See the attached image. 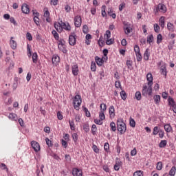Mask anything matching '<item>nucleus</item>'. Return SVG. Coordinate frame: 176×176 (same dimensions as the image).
<instances>
[{"label": "nucleus", "instance_id": "nucleus-1", "mask_svg": "<svg viewBox=\"0 0 176 176\" xmlns=\"http://www.w3.org/2000/svg\"><path fill=\"white\" fill-rule=\"evenodd\" d=\"M117 130L120 134H124L127 128L126 127V123L123 122V119H118L117 120Z\"/></svg>", "mask_w": 176, "mask_h": 176}, {"label": "nucleus", "instance_id": "nucleus-2", "mask_svg": "<svg viewBox=\"0 0 176 176\" xmlns=\"http://www.w3.org/2000/svg\"><path fill=\"white\" fill-rule=\"evenodd\" d=\"M73 105L74 109L79 111V107L82 105V96L80 95H76L73 100Z\"/></svg>", "mask_w": 176, "mask_h": 176}, {"label": "nucleus", "instance_id": "nucleus-3", "mask_svg": "<svg viewBox=\"0 0 176 176\" xmlns=\"http://www.w3.org/2000/svg\"><path fill=\"white\" fill-rule=\"evenodd\" d=\"M142 94L144 97H146V96H152V85H144L143 86V89L142 91Z\"/></svg>", "mask_w": 176, "mask_h": 176}, {"label": "nucleus", "instance_id": "nucleus-4", "mask_svg": "<svg viewBox=\"0 0 176 176\" xmlns=\"http://www.w3.org/2000/svg\"><path fill=\"white\" fill-rule=\"evenodd\" d=\"M159 12L161 13H166L167 12V7L163 3H159L155 10H154L155 14H157Z\"/></svg>", "mask_w": 176, "mask_h": 176}, {"label": "nucleus", "instance_id": "nucleus-5", "mask_svg": "<svg viewBox=\"0 0 176 176\" xmlns=\"http://www.w3.org/2000/svg\"><path fill=\"white\" fill-rule=\"evenodd\" d=\"M69 44L71 46H75L76 45V34L74 32L69 36Z\"/></svg>", "mask_w": 176, "mask_h": 176}, {"label": "nucleus", "instance_id": "nucleus-6", "mask_svg": "<svg viewBox=\"0 0 176 176\" xmlns=\"http://www.w3.org/2000/svg\"><path fill=\"white\" fill-rule=\"evenodd\" d=\"M124 31L126 35H129L131 31H133V28H131V24L129 22L124 23Z\"/></svg>", "mask_w": 176, "mask_h": 176}, {"label": "nucleus", "instance_id": "nucleus-7", "mask_svg": "<svg viewBox=\"0 0 176 176\" xmlns=\"http://www.w3.org/2000/svg\"><path fill=\"white\" fill-rule=\"evenodd\" d=\"M31 145L35 152H39V151H41V146L39 145V143L35 141H32Z\"/></svg>", "mask_w": 176, "mask_h": 176}, {"label": "nucleus", "instance_id": "nucleus-8", "mask_svg": "<svg viewBox=\"0 0 176 176\" xmlns=\"http://www.w3.org/2000/svg\"><path fill=\"white\" fill-rule=\"evenodd\" d=\"M74 25L77 28H79V27H80V25H82V18H80V16H75Z\"/></svg>", "mask_w": 176, "mask_h": 176}, {"label": "nucleus", "instance_id": "nucleus-9", "mask_svg": "<svg viewBox=\"0 0 176 176\" xmlns=\"http://www.w3.org/2000/svg\"><path fill=\"white\" fill-rule=\"evenodd\" d=\"M146 79L148 80V86H153V76H152V74L148 73L146 75Z\"/></svg>", "mask_w": 176, "mask_h": 176}, {"label": "nucleus", "instance_id": "nucleus-10", "mask_svg": "<svg viewBox=\"0 0 176 176\" xmlns=\"http://www.w3.org/2000/svg\"><path fill=\"white\" fill-rule=\"evenodd\" d=\"M72 70L73 75L74 76H78V74H79V67H78V65L75 64L72 65Z\"/></svg>", "mask_w": 176, "mask_h": 176}, {"label": "nucleus", "instance_id": "nucleus-11", "mask_svg": "<svg viewBox=\"0 0 176 176\" xmlns=\"http://www.w3.org/2000/svg\"><path fill=\"white\" fill-rule=\"evenodd\" d=\"M62 25V31L63 30H65L66 31H71V25L68 23H64L63 21H60Z\"/></svg>", "mask_w": 176, "mask_h": 176}, {"label": "nucleus", "instance_id": "nucleus-12", "mask_svg": "<svg viewBox=\"0 0 176 176\" xmlns=\"http://www.w3.org/2000/svg\"><path fill=\"white\" fill-rule=\"evenodd\" d=\"M72 175L74 176H82V170H80L78 168H74L72 170Z\"/></svg>", "mask_w": 176, "mask_h": 176}, {"label": "nucleus", "instance_id": "nucleus-13", "mask_svg": "<svg viewBox=\"0 0 176 176\" xmlns=\"http://www.w3.org/2000/svg\"><path fill=\"white\" fill-rule=\"evenodd\" d=\"M21 10L25 14H28V13H30V7L28 5L24 3L21 7Z\"/></svg>", "mask_w": 176, "mask_h": 176}, {"label": "nucleus", "instance_id": "nucleus-14", "mask_svg": "<svg viewBox=\"0 0 176 176\" xmlns=\"http://www.w3.org/2000/svg\"><path fill=\"white\" fill-rule=\"evenodd\" d=\"M54 28L56 30L57 32H63V26L61 25V22L54 23Z\"/></svg>", "mask_w": 176, "mask_h": 176}, {"label": "nucleus", "instance_id": "nucleus-15", "mask_svg": "<svg viewBox=\"0 0 176 176\" xmlns=\"http://www.w3.org/2000/svg\"><path fill=\"white\" fill-rule=\"evenodd\" d=\"M122 162H120V160L117 159L116 161V164L114 165V170L116 171H119V170L120 169V164H121Z\"/></svg>", "mask_w": 176, "mask_h": 176}, {"label": "nucleus", "instance_id": "nucleus-16", "mask_svg": "<svg viewBox=\"0 0 176 176\" xmlns=\"http://www.w3.org/2000/svg\"><path fill=\"white\" fill-rule=\"evenodd\" d=\"M33 14L35 15L33 18L35 24L39 25V18L38 17V16H39V14L38 12H33Z\"/></svg>", "mask_w": 176, "mask_h": 176}, {"label": "nucleus", "instance_id": "nucleus-17", "mask_svg": "<svg viewBox=\"0 0 176 176\" xmlns=\"http://www.w3.org/2000/svg\"><path fill=\"white\" fill-rule=\"evenodd\" d=\"M12 39H13V37H11V40L10 41V45L12 49H13V50H15V49L17 48V43Z\"/></svg>", "mask_w": 176, "mask_h": 176}, {"label": "nucleus", "instance_id": "nucleus-18", "mask_svg": "<svg viewBox=\"0 0 176 176\" xmlns=\"http://www.w3.org/2000/svg\"><path fill=\"white\" fill-rule=\"evenodd\" d=\"M96 63L99 67H101L104 64V60L98 56L95 57Z\"/></svg>", "mask_w": 176, "mask_h": 176}, {"label": "nucleus", "instance_id": "nucleus-19", "mask_svg": "<svg viewBox=\"0 0 176 176\" xmlns=\"http://www.w3.org/2000/svg\"><path fill=\"white\" fill-rule=\"evenodd\" d=\"M110 118H115V107L111 106L109 110Z\"/></svg>", "mask_w": 176, "mask_h": 176}, {"label": "nucleus", "instance_id": "nucleus-20", "mask_svg": "<svg viewBox=\"0 0 176 176\" xmlns=\"http://www.w3.org/2000/svg\"><path fill=\"white\" fill-rule=\"evenodd\" d=\"M149 56H151V53H149V49H146L144 54V58L146 61L149 60Z\"/></svg>", "mask_w": 176, "mask_h": 176}, {"label": "nucleus", "instance_id": "nucleus-21", "mask_svg": "<svg viewBox=\"0 0 176 176\" xmlns=\"http://www.w3.org/2000/svg\"><path fill=\"white\" fill-rule=\"evenodd\" d=\"M153 100H154L155 104H156V105H159V104L160 102V95L154 96Z\"/></svg>", "mask_w": 176, "mask_h": 176}, {"label": "nucleus", "instance_id": "nucleus-22", "mask_svg": "<svg viewBox=\"0 0 176 176\" xmlns=\"http://www.w3.org/2000/svg\"><path fill=\"white\" fill-rule=\"evenodd\" d=\"M60 61V56L54 55L52 57V64H57Z\"/></svg>", "mask_w": 176, "mask_h": 176}, {"label": "nucleus", "instance_id": "nucleus-23", "mask_svg": "<svg viewBox=\"0 0 176 176\" xmlns=\"http://www.w3.org/2000/svg\"><path fill=\"white\" fill-rule=\"evenodd\" d=\"M164 130L166 131V133H170L171 130H173V127H171V125L170 124H166L164 125Z\"/></svg>", "mask_w": 176, "mask_h": 176}, {"label": "nucleus", "instance_id": "nucleus-24", "mask_svg": "<svg viewBox=\"0 0 176 176\" xmlns=\"http://www.w3.org/2000/svg\"><path fill=\"white\" fill-rule=\"evenodd\" d=\"M161 75H164V76H167V69L166 66L161 67Z\"/></svg>", "mask_w": 176, "mask_h": 176}, {"label": "nucleus", "instance_id": "nucleus-25", "mask_svg": "<svg viewBox=\"0 0 176 176\" xmlns=\"http://www.w3.org/2000/svg\"><path fill=\"white\" fill-rule=\"evenodd\" d=\"M32 61L34 64L38 63V54H36V52H34L32 54Z\"/></svg>", "mask_w": 176, "mask_h": 176}, {"label": "nucleus", "instance_id": "nucleus-26", "mask_svg": "<svg viewBox=\"0 0 176 176\" xmlns=\"http://www.w3.org/2000/svg\"><path fill=\"white\" fill-rule=\"evenodd\" d=\"M167 28H168V31H170L171 32H174V25L173 23H168Z\"/></svg>", "mask_w": 176, "mask_h": 176}, {"label": "nucleus", "instance_id": "nucleus-27", "mask_svg": "<svg viewBox=\"0 0 176 176\" xmlns=\"http://www.w3.org/2000/svg\"><path fill=\"white\" fill-rule=\"evenodd\" d=\"M166 145H167V140H161V142L159 144V148H165Z\"/></svg>", "mask_w": 176, "mask_h": 176}, {"label": "nucleus", "instance_id": "nucleus-28", "mask_svg": "<svg viewBox=\"0 0 176 176\" xmlns=\"http://www.w3.org/2000/svg\"><path fill=\"white\" fill-rule=\"evenodd\" d=\"M120 96H121L122 100H124V101H125V100H126V98H127V94H126V91H124L123 90L121 91Z\"/></svg>", "mask_w": 176, "mask_h": 176}, {"label": "nucleus", "instance_id": "nucleus-29", "mask_svg": "<svg viewBox=\"0 0 176 176\" xmlns=\"http://www.w3.org/2000/svg\"><path fill=\"white\" fill-rule=\"evenodd\" d=\"M52 34L56 41H58V39H60V36L58 35V33H57L56 30H52Z\"/></svg>", "mask_w": 176, "mask_h": 176}, {"label": "nucleus", "instance_id": "nucleus-30", "mask_svg": "<svg viewBox=\"0 0 176 176\" xmlns=\"http://www.w3.org/2000/svg\"><path fill=\"white\" fill-rule=\"evenodd\" d=\"M126 65L129 69H133V61L131 60H126Z\"/></svg>", "mask_w": 176, "mask_h": 176}, {"label": "nucleus", "instance_id": "nucleus-31", "mask_svg": "<svg viewBox=\"0 0 176 176\" xmlns=\"http://www.w3.org/2000/svg\"><path fill=\"white\" fill-rule=\"evenodd\" d=\"M100 112H105L107 111V104L102 103L100 105Z\"/></svg>", "mask_w": 176, "mask_h": 176}, {"label": "nucleus", "instance_id": "nucleus-32", "mask_svg": "<svg viewBox=\"0 0 176 176\" xmlns=\"http://www.w3.org/2000/svg\"><path fill=\"white\" fill-rule=\"evenodd\" d=\"M168 104L170 107H173V105H175V101H174V99L173 98L169 97L168 99Z\"/></svg>", "mask_w": 176, "mask_h": 176}, {"label": "nucleus", "instance_id": "nucleus-33", "mask_svg": "<svg viewBox=\"0 0 176 176\" xmlns=\"http://www.w3.org/2000/svg\"><path fill=\"white\" fill-rule=\"evenodd\" d=\"M175 171H176V168H175V166H173V167L171 168V169L170 170V171H169V175H170V176H174V175H175Z\"/></svg>", "mask_w": 176, "mask_h": 176}, {"label": "nucleus", "instance_id": "nucleus-34", "mask_svg": "<svg viewBox=\"0 0 176 176\" xmlns=\"http://www.w3.org/2000/svg\"><path fill=\"white\" fill-rule=\"evenodd\" d=\"M147 42L149 45L153 42V34H151L147 36Z\"/></svg>", "mask_w": 176, "mask_h": 176}, {"label": "nucleus", "instance_id": "nucleus-35", "mask_svg": "<svg viewBox=\"0 0 176 176\" xmlns=\"http://www.w3.org/2000/svg\"><path fill=\"white\" fill-rule=\"evenodd\" d=\"M162 41H163V36H162L161 34H159L157 36V43L159 45V43H162Z\"/></svg>", "mask_w": 176, "mask_h": 176}, {"label": "nucleus", "instance_id": "nucleus-36", "mask_svg": "<svg viewBox=\"0 0 176 176\" xmlns=\"http://www.w3.org/2000/svg\"><path fill=\"white\" fill-rule=\"evenodd\" d=\"M159 21L160 27L163 28L164 27V16H161Z\"/></svg>", "mask_w": 176, "mask_h": 176}, {"label": "nucleus", "instance_id": "nucleus-37", "mask_svg": "<svg viewBox=\"0 0 176 176\" xmlns=\"http://www.w3.org/2000/svg\"><path fill=\"white\" fill-rule=\"evenodd\" d=\"M110 127L111 131H116V124L115 122H112L110 123Z\"/></svg>", "mask_w": 176, "mask_h": 176}, {"label": "nucleus", "instance_id": "nucleus-38", "mask_svg": "<svg viewBox=\"0 0 176 176\" xmlns=\"http://www.w3.org/2000/svg\"><path fill=\"white\" fill-rule=\"evenodd\" d=\"M8 118L9 119H12V120H16V119H17V115H16L15 113H11L8 116Z\"/></svg>", "mask_w": 176, "mask_h": 176}, {"label": "nucleus", "instance_id": "nucleus-39", "mask_svg": "<svg viewBox=\"0 0 176 176\" xmlns=\"http://www.w3.org/2000/svg\"><path fill=\"white\" fill-rule=\"evenodd\" d=\"M83 129L85 133H89V131H90V126H89V124H84Z\"/></svg>", "mask_w": 176, "mask_h": 176}, {"label": "nucleus", "instance_id": "nucleus-40", "mask_svg": "<svg viewBox=\"0 0 176 176\" xmlns=\"http://www.w3.org/2000/svg\"><path fill=\"white\" fill-rule=\"evenodd\" d=\"M69 124L70 126L71 130H75V123H74V120H69Z\"/></svg>", "mask_w": 176, "mask_h": 176}, {"label": "nucleus", "instance_id": "nucleus-41", "mask_svg": "<svg viewBox=\"0 0 176 176\" xmlns=\"http://www.w3.org/2000/svg\"><path fill=\"white\" fill-rule=\"evenodd\" d=\"M160 131H159V127L158 126H155L153 128V135H157V133L160 132Z\"/></svg>", "mask_w": 176, "mask_h": 176}, {"label": "nucleus", "instance_id": "nucleus-42", "mask_svg": "<svg viewBox=\"0 0 176 176\" xmlns=\"http://www.w3.org/2000/svg\"><path fill=\"white\" fill-rule=\"evenodd\" d=\"M105 6H102V17H107V12H105Z\"/></svg>", "mask_w": 176, "mask_h": 176}, {"label": "nucleus", "instance_id": "nucleus-43", "mask_svg": "<svg viewBox=\"0 0 176 176\" xmlns=\"http://www.w3.org/2000/svg\"><path fill=\"white\" fill-rule=\"evenodd\" d=\"M135 98H136V100H138V101H140L141 100V98H142L141 92L136 91V93H135Z\"/></svg>", "mask_w": 176, "mask_h": 176}, {"label": "nucleus", "instance_id": "nucleus-44", "mask_svg": "<svg viewBox=\"0 0 176 176\" xmlns=\"http://www.w3.org/2000/svg\"><path fill=\"white\" fill-rule=\"evenodd\" d=\"M99 118L101 120H105V114L104 113V111H100Z\"/></svg>", "mask_w": 176, "mask_h": 176}, {"label": "nucleus", "instance_id": "nucleus-45", "mask_svg": "<svg viewBox=\"0 0 176 176\" xmlns=\"http://www.w3.org/2000/svg\"><path fill=\"white\" fill-rule=\"evenodd\" d=\"M59 50L63 52V53H67V49L65 48V45H60V47H58Z\"/></svg>", "mask_w": 176, "mask_h": 176}, {"label": "nucleus", "instance_id": "nucleus-46", "mask_svg": "<svg viewBox=\"0 0 176 176\" xmlns=\"http://www.w3.org/2000/svg\"><path fill=\"white\" fill-rule=\"evenodd\" d=\"M93 151L95 152V153H100V149H98V147H97V145L94 144L92 146Z\"/></svg>", "mask_w": 176, "mask_h": 176}, {"label": "nucleus", "instance_id": "nucleus-47", "mask_svg": "<svg viewBox=\"0 0 176 176\" xmlns=\"http://www.w3.org/2000/svg\"><path fill=\"white\" fill-rule=\"evenodd\" d=\"M104 38H106V39H109L111 38V31H106V33L104 34Z\"/></svg>", "mask_w": 176, "mask_h": 176}, {"label": "nucleus", "instance_id": "nucleus-48", "mask_svg": "<svg viewBox=\"0 0 176 176\" xmlns=\"http://www.w3.org/2000/svg\"><path fill=\"white\" fill-rule=\"evenodd\" d=\"M134 52L135 53V54H140V46H138V45H135L134 46Z\"/></svg>", "mask_w": 176, "mask_h": 176}, {"label": "nucleus", "instance_id": "nucleus-49", "mask_svg": "<svg viewBox=\"0 0 176 176\" xmlns=\"http://www.w3.org/2000/svg\"><path fill=\"white\" fill-rule=\"evenodd\" d=\"M129 124L131 127H135V121L133 118H130Z\"/></svg>", "mask_w": 176, "mask_h": 176}, {"label": "nucleus", "instance_id": "nucleus-50", "mask_svg": "<svg viewBox=\"0 0 176 176\" xmlns=\"http://www.w3.org/2000/svg\"><path fill=\"white\" fill-rule=\"evenodd\" d=\"M82 32L84 34H87L89 32V27L87 25H85L82 27Z\"/></svg>", "mask_w": 176, "mask_h": 176}, {"label": "nucleus", "instance_id": "nucleus-51", "mask_svg": "<svg viewBox=\"0 0 176 176\" xmlns=\"http://www.w3.org/2000/svg\"><path fill=\"white\" fill-rule=\"evenodd\" d=\"M114 40L113 38H107V40L106 41V44L107 45H113L114 43Z\"/></svg>", "mask_w": 176, "mask_h": 176}, {"label": "nucleus", "instance_id": "nucleus-52", "mask_svg": "<svg viewBox=\"0 0 176 176\" xmlns=\"http://www.w3.org/2000/svg\"><path fill=\"white\" fill-rule=\"evenodd\" d=\"M96 131H97V126L96 124H93L91 126V132L94 135L96 134Z\"/></svg>", "mask_w": 176, "mask_h": 176}, {"label": "nucleus", "instance_id": "nucleus-53", "mask_svg": "<svg viewBox=\"0 0 176 176\" xmlns=\"http://www.w3.org/2000/svg\"><path fill=\"white\" fill-rule=\"evenodd\" d=\"M83 111L85 113L87 118H90V111H89V109H87L86 107H84Z\"/></svg>", "mask_w": 176, "mask_h": 176}, {"label": "nucleus", "instance_id": "nucleus-54", "mask_svg": "<svg viewBox=\"0 0 176 176\" xmlns=\"http://www.w3.org/2000/svg\"><path fill=\"white\" fill-rule=\"evenodd\" d=\"M162 168H163V164L162 163V162H159L157 164V170H162Z\"/></svg>", "mask_w": 176, "mask_h": 176}, {"label": "nucleus", "instance_id": "nucleus-55", "mask_svg": "<svg viewBox=\"0 0 176 176\" xmlns=\"http://www.w3.org/2000/svg\"><path fill=\"white\" fill-rule=\"evenodd\" d=\"M94 122L96 123V124H99V126H101V124H102V120L101 119H95Z\"/></svg>", "mask_w": 176, "mask_h": 176}, {"label": "nucleus", "instance_id": "nucleus-56", "mask_svg": "<svg viewBox=\"0 0 176 176\" xmlns=\"http://www.w3.org/2000/svg\"><path fill=\"white\" fill-rule=\"evenodd\" d=\"M154 30H155V32H157V33L160 31V27H159V25L157 24L154 25Z\"/></svg>", "mask_w": 176, "mask_h": 176}, {"label": "nucleus", "instance_id": "nucleus-57", "mask_svg": "<svg viewBox=\"0 0 176 176\" xmlns=\"http://www.w3.org/2000/svg\"><path fill=\"white\" fill-rule=\"evenodd\" d=\"M26 38L28 41H32V35L30 32L26 33Z\"/></svg>", "mask_w": 176, "mask_h": 176}, {"label": "nucleus", "instance_id": "nucleus-58", "mask_svg": "<svg viewBox=\"0 0 176 176\" xmlns=\"http://www.w3.org/2000/svg\"><path fill=\"white\" fill-rule=\"evenodd\" d=\"M104 149L106 152H108V151H109V143H104Z\"/></svg>", "mask_w": 176, "mask_h": 176}, {"label": "nucleus", "instance_id": "nucleus-59", "mask_svg": "<svg viewBox=\"0 0 176 176\" xmlns=\"http://www.w3.org/2000/svg\"><path fill=\"white\" fill-rule=\"evenodd\" d=\"M72 138H73L74 142H76L78 141V133H73Z\"/></svg>", "mask_w": 176, "mask_h": 176}, {"label": "nucleus", "instance_id": "nucleus-60", "mask_svg": "<svg viewBox=\"0 0 176 176\" xmlns=\"http://www.w3.org/2000/svg\"><path fill=\"white\" fill-rule=\"evenodd\" d=\"M62 146L64 148H67L68 146V143H67V141L62 140H61Z\"/></svg>", "mask_w": 176, "mask_h": 176}, {"label": "nucleus", "instance_id": "nucleus-61", "mask_svg": "<svg viewBox=\"0 0 176 176\" xmlns=\"http://www.w3.org/2000/svg\"><path fill=\"white\" fill-rule=\"evenodd\" d=\"M133 176H142V172L141 170H138L133 173Z\"/></svg>", "mask_w": 176, "mask_h": 176}, {"label": "nucleus", "instance_id": "nucleus-62", "mask_svg": "<svg viewBox=\"0 0 176 176\" xmlns=\"http://www.w3.org/2000/svg\"><path fill=\"white\" fill-rule=\"evenodd\" d=\"M57 118H58V120H63V114L61 113V112L58 111L57 113Z\"/></svg>", "mask_w": 176, "mask_h": 176}, {"label": "nucleus", "instance_id": "nucleus-63", "mask_svg": "<svg viewBox=\"0 0 176 176\" xmlns=\"http://www.w3.org/2000/svg\"><path fill=\"white\" fill-rule=\"evenodd\" d=\"M91 71H92V72H96V63H91Z\"/></svg>", "mask_w": 176, "mask_h": 176}, {"label": "nucleus", "instance_id": "nucleus-64", "mask_svg": "<svg viewBox=\"0 0 176 176\" xmlns=\"http://www.w3.org/2000/svg\"><path fill=\"white\" fill-rule=\"evenodd\" d=\"M45 142L47 146H52L53 144H52V140H49V138L45 139Z\"/></svg>", "mask_w": 176, "mask_h": 176}]
</instances>
